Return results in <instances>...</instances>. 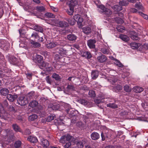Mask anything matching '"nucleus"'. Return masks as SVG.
<instances>
[{
	"label": "nucleus",
	"mask_w": 148,
	"mask_h": 148,
	"mask_svg": "<svg viewBox=\"0 0 148 148\" xmlns=\"http://www.w3.org/2000/svg\"><path fill=\"white\" fill-rule=\"evenodd\" d=\"M4 134L3 137L2 139V142L3 143L7 144L13 141V137L12 136H9L8 138H7V135L9 134L10 132V130L9 129H7L4 130Z\"/></svg>",
	"instance_id": "nucleus-1"
},
{
	"label": "nucleus",
	"mask_w": 148,
	"mask_h": 148,
	"mask_svg": "<svg viewBox=\"0 0 148 148\" xmlns=\"http://www.w3.org/2000/svg\"><path fill=\"white\" fill-rule=\"evenodd\" d=\"M128 4V3L126 1L124 0L121 1L119 2V5H115L113 6V9L115 11H120L122 9L121 6L127 5Z\"/></svg>",
	"instance_id": "nucleus-2"
},
{
	"label": "nucleus",
	"mask_w": 148,
	"mask_h": 148,
	"mask_svg": "<svg viewBox=\"0 0 148 148\" xmlns=\"http://www.w3.org/2000/svg\"><path fill=\"white\" fill-rule=\"evenodd\" d=\"M28 102V101L27 99L23 97H19L17 100L18 104L22 106L26 104Z\"/></svg>",
	"instance_id": "nucleus-3"
},
{
	"label": "nucleus",
	"mask_w": 148,
	"mask_h": 148,
	"mask_svg": "<svg viewBox=\"0 0 148 148\" xmlns=\"http://www.w3.org/2000/svg\"><path fill=\"white\" fill-rule=\"evenodd\" d=\"M96 41L95 40L90 39L87 41V44L90 49H94L95 48V43Z\"/></svg>",
	"instance_id": "nucleus-4"
},
{
	"label": "nucleus",
	"mask_w": 148,
	"mask_h": 148,
	"mask_svg": "<svg viewBox=\"0 0 148 148\" xmlns=\"http://www.w3.org/2000/svg\"><path fill=\"white\" fill-rule=\"evenodd\" d=\"M41 145L43 146L44 148H47L49 145L48 140L44 138L41 139Z\"/></svg>",
	"instance_id": "nucleus-5"
},
{
	"label": "nucleus",
	"mask_w": 148,
	"mask_h": 148,
	"mask_svg": "<svg viewBox=\"0 0 148 148\" xmlns=\"http://www.w3.org/2000/svg\"><path fill=\"white\" fill-rule=\"evenodd\" d=\"M97 59L98 61L101 63L107 60L106 57L103 55H102L101 56L98 57Z\"/></svg>",
	"instance_id": "nucleus-6"
},
{
	"label": "nucleus",
	"mask_w": 148,
	"mask_h": 148,
	"mask_svg": "<svg viewBox=\"0 0 148 148\" xmlns=\"http://www.w3.org/2000/svg\"><path fill=\"white\" fill-rule=\"evenodd\" d=\"M86 141L85 139H84L82 141H79L77 142L76 144V145L77 148H82L86 143Z\"/></svg>",
	"instance_id": "nucleus-7"
},
{
	"label": "nucleus",
	"mask_w": 148,
	"mask_h": 148,
	"mask_svg": "<svg viewBox=\"0 0 148 148\" xmlns=\"http://www.w3.org/2000/svg\"><path fill=\"white\" fill-rule=\"evenodd\" d=\"M99 75V72L97 71H92L91 76L92 79H95L98 77Z\"/></svg>",
	"instance_id": "nucleus-8"
},
{
	"label": "nucleus",
	"mask_w": 148,
	"mask_h": 148,
	"mask_svg": "<svg viewBox=\"0 0 148 148\" xmlns=\"http://www.w3.org/2000/svg\"><path fill=\"white\" fill-rule=\"evenodd\" d=\"M133 90L136 93H140L143 91L144 89L143 88L139 86H135L133 88Z\"/></svg>",
	"instance_id": "nucleus-9"
},
{
	"label": "nucleus",
	"mask_w": 148,
	"mask_h": 148,
	"mask_svg": "<svg viewBox=\"0 0 148 148\" xmlns=\"http://www.w3.org/2000/svg\"><path fill=\"white\" fill-rule=\"evenodd\" d=\"M17 97L16 95H12L11 94L7 95V98L8 100L11 102H12Z\"/></svg>",
	"instance_id": "nucleus-10"
},
{
	"label": "nucleus",
	"mask_w": 148,
	"mask_h": 148,
	"mask_svg": "<svg viewBox=\"0 0 148 148\" xmlns=\"http://www.w3.org/2000/svg\"><path fill=\"white\" fill-rule=\"evenodd\" d=\"M27 140L32 143H36L37 142L38 139L36 137L30 136L27 138Z\"/></svg>",
	"instance_id": "nucleus-11"
},
{
	"label": "nucleus",
	"mask_w": 148,
	"mask_h": 148,
	"mask_svg": "<svg viewBox=\"0 0 148 148\" xmlns=\"http://www.w3.org/2000/svg\"><path fill=\"white\" fill-rule=\"evenodd\" d=\"M67 38L70 41H75L77 38V37L75 35L71 34L67 35Z\"/></svg>",
	"instance_id": "nucleus-12"
},
{
	"label": "nucleus",
	"mask_w": 148,
	"mask_h": 148,
	"mask_svg": "<svg viewBox=\"0 0 148 148\" xmlns=\"http://www.w3.org/2000/svg\"><path fill=\"white\" fill-rule=\"evenodd\" d=\"M82 31L85 34H88L91 32V28L88 27H85L82 28Z\"/></svg>",
	"instance_id": "nucleus-13"
},
{
	"label": "nucleus",
	"mask_w": 148,
	"mask_h": 148,
	"mask_svg": "<svg viewBox=\"0 0 148 148\" xmlns=\"http://www.w3.org/2000/svg\"><path fill=\"white\" fill-rule=\"evenodd\" d=\"M119 38L125 42H127L130 40V38L127 36L123 34L120 35Z\"/></svg>",
	"instance_id": "nucleus-14"
},
{
	"label": "nucleus",
	"mask_w": 148,
	"mask_h": 148,
	"mask_svg": "<svg viewBox=\"0 0 148 148\" xmlns=\"http://www.w3.org/2000/svg\"><path fill=\"white\" fill-rule=\"evenodd\" d=\"M91 137L92 140H96L99 138V136L97 132H94L91 134Z\"/></svg>",
	"instance_id": "nucleus-15"
},
{
	"label": "nucleus",
	"mask_w": 148,
	"mask_h": 148,
	"mask_svg": "<svg viewBox=\"0 0 148 148\" xmlns=\"http://www.w3.org/2000/svg\"><path fill=\"white\" fill-rule=\"evenodd\" d=\"M77 4V1L76 0H70V3L69 4V7L73 8H74V7Z\"/></svg>",
	"instance_id": "nucleus-16"
},
{
	"label": "nucleus",
	"mask_w": 148,
	"mask_h": 148,
	"mask_svg": "<svg viewBox=\"0 0 148 148\" xmlns=\"http://www.w3.org/2000/svg\"><path fill=\"white\" fill-rule=\"evenodd\" d=\"M99 99H96L94 100L95 103L99 104L101 101V99H104L105 98V96L103 95H100L99 96Z\"/></svg>",
	"instance_id": "nucleus-17"
},
{
	"label": "nucleus",
	"mask_w": 148,
	"mask_h": 148,
	"mask_svg": "<svg viewBox=\"0 0 148 148\" xmlns=\"http://www.w3.org/2000/svg\"><path fill=\"white\" fill-rule=\"evenodd\" d=\"M40 64L39 65L40 68L43 69H44L45 70V69L49 64L48 63L45 62H43L42 63H40Z\"/></svg>",
	"instance_id": "nucleus-18"
},
{
	"label": "nucleus",
	"mask_w": 148,
	"mask_h": 148,
	"mask_svg": "<svg viewBox=\"0 0 148 148\" xmlns=\"http://www.w3.org/2000/svg\"><path fill=\"white\" fill-rule=\"evenodd\" d=\"M73 19L75 20V22H83V19L81 17L80 15L78 14L75 15L74 16Z\"/></svg>",
	"instance_id": "nucleus-19"
},
{
	"label": "nucleus",
	"mask_w": 148,
	"mask_h": 148,
	"mask_svg": "<svg viewBox=\"0 0 148 148\" xmlns=\"http://www.w3.org/2000/svg\"><path fill=\"white\" fill-rule=\"evenodd\" d=\"M101 51L104 54H108L110 52L109 50L107 47H103L101 48Z\"/></svg>",
	"instance_id": "nucleus-20"
},
{
	"label": "nucleus",
	"mask_w": 148,
	"mask_h": 148,
	"mask_svg": "<svg viewBox=\"0 0 148 148\" xmlns=\"http://www.w3.org/2000/svg\"><path fill=\"white\" fill-rule=\"evenodd\" d=\"M66 111L67 114L69 115V116L70 117L75 115L74 111L72 108H70L69 106L68 109L66 110Z\"/></svg>",
	"instance_id": "nucleus-21"
},
{
	"label": "nucleus",
	"mask_w": 148,
	"mask_h": 148,
	"mask_svg": "<svg viewBox=\"0 0 148 148\" xmlns=\"http://www.w3.org/2000/svg\"><path fill=\"white\" fill-rule=\"evenodd\" d=\"M35 59L37 62L40 64L42 60L43 57L40 55H36Z\"/></svg>",
	"instance_id": "nucleus-22"
},
{
	"label": "nucleus",
	"mask_w": 148,
	"mask_h": 148,
	"mask_svg": "<svg viewBox=\"0 0 148 148\" xmlns=\"http://www.w3.org/2000/svg\"><path fill=\"white\" fill-rule=\"evenodd\" d=\"M97 7L99 8L98 11L100 13H103L106 9L105 6L102 5H98Z\"/></svg>",
	"instance_id": "nucleus-23"
},
{
	"label": "nucleus",
	"mask_w": 148,
	"mask_h": 148,
	"mask_svg": "<svg viewBox=\"0 0 148 148\" xmlns=\"http://www.w3.org/2000/svg\"><path fill=\"white\" fill-rule=\"evenodd\" d=\"M9 90L6 88H3L0 91L1 94L3 96H6L9 92Z\"/></svg>",
	"instance_id": "nucleus-24"
},
{
	"label": "nucleus",
	"mask_w": 148,
	"mask_h": 148,
	"mask_svg": "<svg viewBox=\"0 0 148 148\" xmlns=\"http://www.w3.org/2000/svg\"><path fill=\"white\" fill-rule=\"evenodd\" d=\"M56 45L57 44L56 43L51 42L46 44V46L48 48H51L55 47Z\"/></svg>",
	"instance_id": "nucleus-25"
},
{
	"label": "nucleus",
	"mask_w": 148,
	"mask_h": 148,
	"mask_svg": "<svg viewBox=\"0 0 148 148\" xmlns=\"http://www.w3.org/2000/svg\"><path fill=\"white\" fill-rule=\"evenodd\" d=\"M36 8L37 11L40 12H44L45 10V7L42 6H37Z\"/></svg>",
	"instance_id": "nucleus-26"
},
{
	"label": "nucleus",
	"mask_w": 148,
	"mask_h": 148,
	"mask_svg": "<svg viewBox=\"0 0 148 148\" xmlns=\"http://www.w3.org/2000/svg\"><path fill=\"white\" fill-rule=\"evenodd\" d=\"M122 87L121 85L118 84L113 88V90L116 92L119 91L120 90H122Z\"/></svg>",
	"instance_id": "nucleus-27"
},
{
	"label": "nucleus",
	"mask_w": 148,
	"mask_h": 148,
	"mask_svg": "<svg viewBox=\"0 0 148 148\" xmlns=\"http://www.w3.org/2000/svg\"><path fill=\"white\" fill-rule=\"evenodd\" d=\"M34 28V29L36 31L42 33L43 31L42 28L38 25H35Z\"/></svg>",
	"instance_id": "nucleus-28"
},
{
	"label": "nucleus",
	"mask_w": 148,
	"mask_h": 148,
	"mask_svg": "<svg viewBox=\"0 0 148 148\" xmlns=\"http://www.w3.org/2000/svg\"><path fill=\"white\" fill-rule=\"evenodd\" d=\"M58 24L59 26L61 27H66L68 25L67 23L65 21H60Z\"/></svg>",
	"instance_id": "nucleus-29"
},
{
	"label": "nucleus",
	"mask_w": 148,
	"mask_h": 148,
	"mask_svg": "<svg viewBox=\"0 0 148 148\" xmlns=\"http://www.w3.org/2000/svg\"><path fill=\"white\" fill-rule=\"evenodd\" d=\"M118 106L117 104L114 103H109L107 104V107L114 109L117 108L118 107Z\"/></svg>",
	"instance_id": "nucleus-30"
},
{
	"label": "nucleus",
	"mask_w": 148,
	"mask_h": 148,
	"mask_svg": "<svg viewBox=\"0 0 148 148\" xmlns=\"http://www.w3.org/2000/svg\"><path fill=\"white\" fill-rule=\"evenodd\" d=\"M130 45L131 47L133 49L138 48L139 47L138 44L135 42L131 43Z\"/></svg>",
	"instance_id": "nucleus-31"
},
{
	"label": "nucleus",
	"mask_w": 148,
	"mask_h": 148,
	"mask_svg": "<svg viewBox=\"0 0 148 148\" xmlns=\"http://www.w3.org/2000/svg\"><path fill=\"white\" fill-rule=\"evenodd\" d=\"M52 77L54 79L58 81L60 80V77L59 75H58L56 73H53L52 75Z\"/></svg>",
	"instance_id": "nucleus-32"
},
{
	"label": "nucleus",
	"mask_w": 148,
	"mask_h": 148,
	"mask_svg": "<svg viewBox=\"0 0 148 148\" xmlns=\"http://www.w3.org/2000/svg\"><path fill=\"white\" fill-rule=\"evenodd\" d=\"M56 116L54 114H51L49 116L47 119V121L48 122H50L52 120L55 119Z\"/></svg>",
	"instance_id": "nucleus-33"
},
{
	"label": "nucleus",
	"mask_w": 148,
	"mask_h": 148,
	"mask_svg": "<svg viewBox=\"0 0 148 148\" xmlns=\"http://www.w3.org/2000/svg\"><path fill=\"white\" fill-rule=\"evenodd\" d=\"M116 29L119 32H123L125 30V28L123 26L119 25L116 27Z\"/></svg>",
	"instance_id": "nucleus-34"
},
{
	"label": "nucleus",
	"mask_w": 148,
	"mask_h": 148,
	"mask_svg": "<svg viewBox=\"0 0 148 148\" xmlns=\"http://www.w3.org/2000/svg\"><path fill=\"white\" fill-rule=\"evenodd\" d=\"M10 62L12 64H16L17 62V59L14 56H12L10 58Z\"/></svg>",
	"instance_id": "nucleus-35"
},
{
	"label": "nucleus",
	"mask_w": 148,
	"mask_h": 148,
	"mask_svg": "<svg viewBox=\"0 0 148 148\" xmlns=\"http://www.w3.org/2000/svg\"><path fill=\"white\" fill-rule=\"evenodd\" d=\"M67 141L66 135L62 136L60 140V142L63 144L66 143Z\"/></svg>",
	"instance_id": "nucleus-36"
},
{
	"label": "nucleus",
	"mask_w": 148,
	"mask_h": 148,
	"mask_svg": "<svg viewBox=\"0 0 148 148\" xmlns=\"http://www.w3.org/2000/svg\"><path fill=\"white\" fill-rule=\"evenodd\" d=\"M37 118V116L35 114H33L29 116V120L30 121H33L36 119Z\"/></svg>",
	"instance_id": "nucleus-37"
},
{
	"label": "nucleus",
	"mask_w": 148,
	"mask_h": 148,
	"mask_svg": "<svg viewBox=\"0 0 148 148\" xmlns=\"http://www.w3.org/2000/svg\"><path fill=\"white\" fill-rule=\"evenodd\" d=\"M13 129L16 132H21V130L19 127L16 124H14L12 125Z\"/></svg>",
	"instance_id": "nucleus-38"
},
{
	"label": "nucleus",
	"mask_w": 148,
	"mask_h": 148,
	"mask_svg": "<svg viewBox=\"0 0 148 148\" xmlns=\"http://www.w3.org/2000/svg\"><path fill=\"white\" fill-rule=\"evenodd\" d=\"M38 104V102L36 101H33L30 102L29 104V106L32 107H36Z\"/></svg>",
	"instance_id": "nucleus-39"
},
{
	"label": "nucleus",
	"mask_w": 148,
	"mask_h": 148,
	"mask_svg": "<svg viewBox=\"0 0 148 148\" xmlns=\"http://www.w3.org/2000/svg\"><path fill=\"white\" fill-rule=\"evenodd\" d=\"M45 15L47 18H54L55 17V15L52 13L50 12H47L46 13Z\"/></svg>",
	"instance_id": "nucleus-40"
},
{
	"label": "nucleus",
	"mask_w": 148,
	"mask_h": 148,
	"mask_svg": "<svg viewBox=\"0 0 148 148\" xmlns=\"http://www.w3.org/2000/svg\"><path fill=\"white\" fill-rule=\"evenodd\" d=\"M135 7L139 10H143V8L142 5L140 3H136L135 4Z\"/></svg>",
	"instance_id": "nucleus-41"
},
{
	"label": "nucleus",
	"mask_w": 148,
	"mask_h": 148,
	"mask_svg": "<svg viewBox=\"0 0 148 148\" xmlns=\"http://www.w3.org/2000/svg\"><path fill=\"white\" fill-rule=\"evenodd\" d=\"M31 43L33 45V46L34 47H38L40 46V44L36 42H35L32 41L31 42Z\"/></svg>",
	"instance_id": "nucleus-42"
},
{
	"label": "nucleus",
	"mask_w": 148,
	"mask_h": 148,
	"mask_svg": "<svg viewBox=\"0 0 148 148\" xmlns=\"http://www.w3.org/2000/svg\"><path fill=\"white\" fill-rule=\"evenodd\" d=\"M45 79L47 82L50 84H51L53 82V81L52 79L51 78L49 77L48 76L46 77Z\"/></svg>",
	"instance_id": "nucleus-43"
},
{
	"label": "nucleus",
	"mask_w": 148,
	"mask_h": 148,
	"mask_svg": "<svg viewBox=\"0 0 148 148\" xmlns=\"http://www.w3.org/2000/svg\"><path fill=\"white\" fill-rule=\"evenodd\" d=\"M114 63L116 65L119 67H122L123 66V65L119 61L115 59H114Z\"/></svg>",
	"instance_id": "nucleus-44"
},
{
	"label": "nucleus",
	"mask_w": 148,
	"mask_h": 148,
	"mask_svg": "<svg viewBox=\"0 0 148 148\" xmlns=\"http://www.w3.org/2000/svg\"><path fill=\"white\" fill-rule=\"evenodd\" d=\"M5 41L3 40H0V47L3 48L5 46Z\"/></svg>",
	"instance_id": "nucleus-45"
},
{
	"label": "nucleus",
	"mask_w": 148,
	"mask_h": 148,
	"mask_svg": "<svg viewBox=\"0 0 148 148\" xmlns=\"http://www.w3.org/2000/svg\"><path fill=\"white\" fill-rule=\"evenodd\" d=\"M69 7V9H68L67 11V12L68 14L69 15H72L73 12H74V8H73Z\"/></svg>",
	"instance_id": "nucleus-46"
},
{
	"label": "nucleus",
	"mask_w": 148,
	"mask_h": 148,
	"mask_svg": "<svg viewBox=\"0 0 148 148\" xmlns=\"http://www.w3.org/2000/svg\"><path fill=\"white\" fill-rule=\"evenodd\" d=\"M68 21L69 23L71 25H73L75 23V20L73 18H69L68 20Z\"/></svg>",
	"instance_id": "nucleus-47"
},
{
	"label": "nucleus",
	"mask_w": 148,
	"mask_h": 148,
	"mask_svg": "<svg viewBox=\"0 0 148 148\" xmlns=\"http://www.w3.org/2000/svg\"><path fill=\"white\" fill-rule=\"evenodd\" d=\"M138 14L143 17L145 19H147L148 18V16L145 14H143L142 12H138Z\"/></svg>",
	"instance_id": "nucleus-48"
},
{
	"label": "nucleus",
	"mask_w": 148,
	"mask_h": 148,
	"mask_svg": "<svg viewBox=\"0 0 148 148\" xmlns=\"http://www.w3.org/2000/svg\"><path fill=\"white\" fill-rule=\"evenodd\" d=\"M21 142L20 140H18L15 142L14 144V146L16 148L19 147L21 146Z\"/></svg>",
	"instance_id": "nucleus-49"
},
{
	"label": "nucleus",
	"mask_w": 148,
	"mask_h": 148,
	"mask_svg": "<svg viewBox=\"0 0 148 148\" xmlns=\"http://www.w3.org/2000/svg\"><path fill=\"white\" fill-rule=\"evenodd\" d=\"M131 38L133 40H139V38L135 33L134 34H132L131 36Z\"/></svg>",
	"instance_id": "nucleus-50"
},
{
	"label": "nucleus",
	"mask_w": 148,
	"mask_h": 148,
	"mask_svg": "<svg viewBox=\"0 0 148 148\" xmlns=\"http://www.w3.org/2000/svg\"><path fill=\"white\" fill-rule=\"evenodd\" d=\"M103 13L106 14L107 16H109L111 14L112 12L110 9L106 8L104 12Z\"/></svg>",
	"instance_id": "nucleus-51"
},
{
	"label": "nucleus",
	"mask_w": 148,
	"mask_h": 148,
	"mask_svg": "<svg viewBox=\"0 0 148 148\" xmlns=\"http://www.w3.org/2000/svg\"><path fill=\"white\" fill-rule=\"evenodd\" d=\"M124 90L126 92H129L131 91V89L127 85H125L124 87Z\"/></svg>",
	"instance_id": "nucleus-52"
},
{
	"label": "nucleus",
	"mask_w": 148,
	"mask_h": 148,
	"mask_svg": "<svg viewBox=\"0 0 148 148\" xmlns=\"http://www.w3.org/2000/svg\"><path fill=\"white\" fill-rule=\"evenodd\" d=\"M66 88L69 90H74L75 88L73 85H68L67 86Z\"/></svg>",
	"instance_id": "nucleus-53"
},
{
	"label": "nucleus",
	"mask_w": 148,
	"mask_h": 148,
	"mask_svg": "<svg viewBox=\"0 0 148 148\" xmlns=\"http://www.w3.org/2000/svg\"><path fill=\"white\" fill-rule=\"evenodd\" d=\"M79 103L84 106H86L88 103L87 101L86 100L83 99H80L79 101Z\"/></svg>",
	"instance_id": "nucleus-54"
},
{
	"label": "nucleus",
	"mask_w": 148,
	"mask_h": 148,
	"mask_svg": "<svg viewBox=\"0 0 148 148\" xmlns=\"http://www.w3.org/2000/svg\"><path fill=\"white\" fill-rule=\"evenodd\" d=\"M58 53L61 55H66V51L62 49H60L58 51Z\"/></svg>",
	"instance_id": "nucleus-55"
},
{
	"label": "nucleus",
	"mask_w": 148,
	"mask_h": 148,
	"mask_svg": "<svg viewBox=\"0 0 148 148\" xmlns=\"http://www.w3.org/2000/svg\"><path fill=\"white\" fill-rule=\"evenodd\" d=\"M89 95L92 97H94L95 95V92L92 90H90L88 93Z\"/></svg>",
	"instance_id": "nucleus-56"
},
{
	"label": "nucleus",
	"mask_w": 148,
	"mask_h": 148,
	"mask_svg": "<svg viewBox=\"0 0 148 148\" xmlns=\"http://www.w3.org/2000/svg\"><path fill=\"white\" fill-rule=\"evenodd\" d=\"M31 37L34 39H36L39 37V36L37 33L34 32L32 34Z\"/></svg>",
	"instance_id": "nucleus-57"
},
{
	"label": "nucleus",
	"mask_w": 148,
	"mask_h": 148,
	"mask_svg": "<svg viewBox=\"0 0 148 148\" xmlns=\"http://www.w3.org/2000/svg\"><path fill=\"white\" fill-rule=\"evenodd\" d=\"M52 109L53 110H57L59 108V105L58 104L57 105H54L51 107Z\"/></svg>",
	"instance_id": "nucleus-58"
},
{
	"label": "nucleus",
	"mask_w": 148,
	"mask_h": 148,
	"mask_svg": "<svg viewBox=\"0 0 148 148\" xmlns=\"http://www.w3.org/2000/svg\"><path fill=\"white\" fill-rule=\"evenodd\" d=\"M52 67L50 64H49L47 67L45 69L46 71H50L52 70Z\"/></svg>",
	"instance_id": "nucleus-59"
},
{
	"label": "nucleus",
	"mask_w": 148,
	"mask_h": 148,
	"mask_svg": "<svg viewBox=\"0 0 148 148\" xmlns=\"http://www.w3.org/2000/svg\"><path fill=\"white\" fill-rule=\"evenodd\" d=\"M71 144L70 142H66V145H64V147L65 148H68L70 147L71 145Z\"/></svg>",
	"instance_id": "nucleus-60"
},
{
	"label": "nucleus",
	"mask_w": 148,
	"mask_h": 148,
	"mask_svg": "<svg viewBox=\"0 0 148 148\" xmlns=\"http://www.w3.org/2000/svg\"><path fill=\"white\" fill-rule=\"evenodd\" d=\"M101 137L102 138V140H105L106 137L108 138V136H107V135H104L103 133H101Z\"/></svg>",
	"instance_id": "nucleus-61"
},
{
	"label": "nucleus",
	"mask_w": 148,
	"mask_h": 148,
	"mask_svg": "<svg viewBox=\"0 0 148 148\" xmlns=\"http://www.w3.org/2000/svg\"><path fill=\"white\" fill-rule=\"evenodd\" d=\"M130 11L133 13H136L137 12L138 13V10H137V9H136L135 8H131L130 9Z\"/></svg>",
	"instance_id": "nucleus-62"
},
{
	"label": "nucleus",
	"mask_w": 148,
	"mask_h": 148,
	"mask_svg": "<svg viewBox=\"0 0 148 148\" xmlns=\"http://www.w3.org/2000/svg\"><path fill=\"white\" fill-rule=\"evenodd\" d=\"M143 48L145 50H148V44L145 43L143 46Z\"/></svg>",
	"instance_id": "nucleus-63"
},
{
	"label": "nucleus",
	"mask_w": 148,
	"mask_h": 148,
	"mask_svg": "<svg viewBox=\"0 0 148 148\" xmlns=\"http://www.w3.org/2000/svg\"><path fill=\"white\" fill-rule=\"evenodd\" d=\"M86 55V56L88 58H90L91 57V55L90 53L89 52H87Z\"/></svg>",
	"instance_id": "nucleus-64"
}]
</instances>
